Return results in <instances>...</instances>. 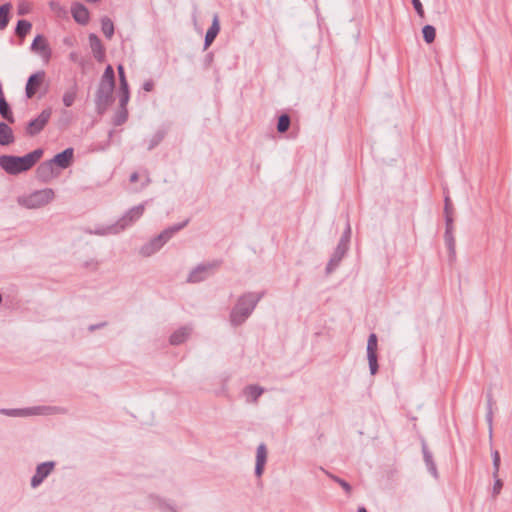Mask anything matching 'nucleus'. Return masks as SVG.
<instances>
[{"label": "nucleus", "instance_id": "1", "mask_svg": "<svg viewBox=\"0 0 512 512\" xmlns=\"http://www.w3.org/2000/svg\"><path fill=\"white\" fill-rule=\"evenodd\" d=\"M43 149L37 148L24 156L1 155L0 167L10 175H18L30 170L42 158Z\"/></svg>", "mask_w": 512, "mask_h": 512}, {"label": "nucleus", "instance_id": "2", "mask_svg": "<svg viewBox=\"0 0 512 512\" xmlns=\"http://www.w3.org/2000/svg\"><path fill=\"white\" fill-rule=\"evenodd\" d=\"M115 89V72L111 65H107L101 76L96 94V112L103 115L114 102L113 92Z\"/></svg>", "mask_w": 512, "mask_h": 512}, {"label": "nucleus", "instance_id": "3", "mask_svg": "<svg viewBox=\"0 0 512 512\" xmlns=\"http://www.w3.org/2000/svg\"><path fill=\"white\" fill-rule=\"evenodd\" d=\"M265 292H246L238 299L230 312V323L237 327L242 325L252 314Z\"/></svg>", "mask_w": 512, "mask_h": 512}, {"label": "nucleus", "instance_id": "4", "mask_svg": "<svg viewBox=\"0 0 512 512\" xmlns=\"http://www.w3.org/2000/svg\"><path fill=\"white\" fill-rule=\"evenodd\" d=\"M189 223V219L181 223L174 224L164 229L159 235L152 238L149 242L144 244L140 249V254L144 257H149L159 251L162 246L170 240L178 231L182 230Z\"/></svg>", "mask_w": 512, "mask_h": 512}, {"label": "nucleus", "instance_id": "5", "mask_svg": "<svg viewBox=\"0 0 512 512\" xmlns=\"http://www.w3.org/2000/svg\"><path fill=\"white\" fill-rule=\"evenodd\" d=\"M145 211V204L141 203L129 209L115 224L107 227L106 230H98L96 234L104 235L106 233L117 234L133 225L141 218Z\"/></svg>", "mask_w": 512, "mask_h": 512}, {"label": "nucleus", "instance_id": "6", "mask_svg": "<svg viewBox=\"0 0 512 512\" xmlns=\"http://www.w3.org/2000/svg\"><path fill=\"white\" fill-rule=\"evenodd\" d=\"M54 196L55 194L53 189L44 188L41 190H36L26 197L19 198L18 202L20 205L26 208L35 209L48 204L53 200Z\"/></svg>", "mask_w": 512, "mask_h": 512}, {"label": "nucleus", "instance_id": "7", "mask_svg": "<svg viewBox=\"0 0 512 512\" xmlns=\"http://www.w3.org/2000/svg\"><path fill=\"white\" fill-rule=\"evenodd\" d=\"M223 264V260L216 259L211 262L197 265L188 275L187 282L199 283L207 279Z\"/></svg>", "mask_w": 512, "mask_h": 512}, {"label": "nucleus", "instance_id": "8", "mask_svg": "<svg viewBox=\"0 0 512 512\" xmlns=\"http://www.w3.org/2000/svg\"><path fill=\"white\" fill-rule=\"evenodd\" d=\"M51 114V109L47 108L42 110V112L35 119L30 120L25 128L26 135L30 137L38 135L49 122Z\"/></svg>", "mask_w": 512, "mask_h": 512}, {"label": "nucleus", "instance_id": "9", "mask_svg": "<svg viewBox=\"0 0 512 512\" xmlns=\"http://www.w3.org/2000/svg\"><path fill=\"white\" fill-rule=\"evenodd\" d=\"M377 349H378L377 335L375 333H371L369 335L368 341H367V358H368L369 369H370L371 375H375L379 369Z\"/></svg>", "mask_w": 512, "mask_h": 512}, {"label": "nucleus", "instance_id": "10", "mask_svg": "<svg viewBox=\"0 0 512 512\" xmlns=\"http://www.w3.org/2000/svg\"><path fill=\"white\" fill-rule=\"evenodd\" d=\"M45 75H46L45 71L40 70V71H37V72L31 74L28 77L26 87H25V94H26L27 98L31 99L36 95L39 88L41 87V85L44 82Z\"/></svg>", "mask_w": 512, "mask_h": 512}, {"label": "nucleus", "instance_id": "11", "mask_svg": "<svg viewBox=\"0 0 512 512\" xmlns=\"http://www.w3.org/2000/svg\"><path fill=\"white\" fill-rule=\"evenodd\" d=\"M54 461H47L39 464L36 467L35 474L31 478V487L37 488L55 468Z\"/></svg>", "mask_w": 512, "mask_h": 512}, {"label": "nucleus", "instance_id": "12", "mask_svg": "<svg viewBox=\"0 0 512 512\" xmlns=\"http://www.w3.org/2000/svg\"><path fill=\"white\" fill-rule=\"evenodd\" d=\"M347 252H348L347 247H343V245L337 244V246H336L333 254L331 255V258L328 261L326 268H325L327 275L331 274L332 272H334L336 270V268L340 265L342 259L344 258V256L346 255Z\"/></svg>", "mask_w": 512, "mask_h": 512}, {"label": "nucleus", "instance_id": "13", "mask_svg": "<svg viewBox=\"0 0 512 512\" xmlns=\"http://www.w3.org/2000/svg\"><path fill=\"white\" fill-rule=\"evenodd\" d=\"M73 157L74 149L69 147L62 152L57 153L52 159H50V161L54 166H57L61 169H66L71 165Z\"/></svg>", "mask_w": 512, "mask_h": 512}, {"label": "nucleus", "instance_id": "14", "mask_svg": "<svg viewBox=\"0 0 512 512\" xmlns=\"http://www.w3.org/2000/svg\"><path fill=\"white\" fill-rule=\"evenodd\" d=\"M31 50L39 53L47 61L50 59L52 54L46 38L40 34L34 38L31 44Z\"/></svg>", "mask_w": 512, "mask_h": 512}, {"label": "nucleus", "instance_id": "15", "mask_svg": "<svg viewBox=\"0 0 512 512\" xmlns=\"http://www.w3.org/2000/svg\"><path fill=\"white\" fill-rule=\"evenodd\" d=\"M88 41H89V45H90V48H91V51L93 53L94 58L98 62L104 61V59H105V48H104L100 38L96 34L91 33L88 36Z\"/></svg>", "mask_w": 512, "mask_h": 512}, {"label": "nucleus", "instance_id": "16", "mask_svg": "<svg viewBox=\"0 0 512 512\" xmlns=\"http://www.w3.org/2000/svg\"><path fill=\"white\" fill-rule=\"evenodd\" d=\"M267 447L265 443H260L256 451L255 475L261 477L267 461Z\"/></svg>", "mask_w": 512, "mask_h": 512}, {"label": "nucleus", "instance_id": "17", "mask_svg": "<svg viewBox=\"0 0 512 512\" xmlns=\"http://www.w3.org/2000/svg\"><path fill=\"white\" fill-rule=\"evenodd\" d=\"M36 176L43 183L49 182L54 177V165L50 160L42 162L37 167Z\"/></svg>", "mask_w": 512, "mask_h": 512}, {"label": "nucleus", "instance_id": "18", "mask_svg": "<svg viewBox=\"0 0 512 512\" xmlns=\"http://www.w3.org/2000/svg\"><path fill=\"white\" fill-rule=\"evenodd\" d=\"M73 19L81 25H86L89 22L90 16L88 9L81 3H74L71 8Z\"/></svg>", "mask_w": 512, "mask_h": 512}, {"label": "nucleus", "instance_id": "19", "mask_svg": "<svg viewBox=\"0 0 512 512\" xmlns=\"http://www.w3.org/2000/svg\"><path fill=\"white\" fill-rule=\"evenodd\" d=\"M220 31V24H219V18L218 15L215 14L213 17V21L211 26L208 28L205 39H204V50H207L211 44L214 42L215 38L217 37L218 33Z\"/></svg>", "mask_w": 512, "mask_h": 512}, {"label": "nucleus", "instance_id": "20", "mask_svg": "<svg viewBox=\"0 0 512 512\" xmlns=\"http://www.w3.org/2000/svg\"><path fill=\"white\" fill-rule=\"evenodd\" d=\"M422 453H423L424 462L426 464L428 471L431 473V475L434 478H438V470H437L436 464L433 460V455H432L431 451L429 450L425 441L422 442Z\"/></svg>", "mask_w": 512, "mask_h": 512}, {"label": "nucleus", "instance_id": "21", "mask_svg": "<svg viewBox=\"0 0 512 512\" xmlns=\"http://www.w3.org/2000/svg\"><path fill=\"white\" fill-rule=\"evenodd\" d=\"M15 141L12 128L5 122H0V145L7 146Z\"/></svg>", "mask_w": 512, "mask_h": 512}, {"label": "nucleus", "instance_id": "22", "mask_svg": "<svg viewBox=\"0 0 512 512\" xmlns=\"http://www.w3.org/2000/svg\"><path fill=\"white\" fill-rule=\"evenodd\" d=\"M191 333V328L184 326L176 330L172 335L170 336V344L172 345H180L183 342L186 341V339L189 337Z\"/></svg>", "mask_w": 512, "mask_h": 512}, {"label": "nucleus", "instance_id": "23", "mask_svg": "<svg viewBox=\"0 0 512 512\" xmlns=\"http://www.w3.org/2000/svg\"><path fill=\"white\" fill-rule=\"evenodd\" d=\"M264 393V388L259 385H248L244 388V395L247 402L256 403L258 398Z\"/></svg>", "mask_w": 512, "mask_h": 512}, {"label": "nucleus", "instance_id": "24", "mask_svg": "<svg viewBox=\"0 0 512 512\" xmlns=\"http://www.w3.org/2000/svg\"><path fill=\"white\" fill-rule=\"evenodd\" d=\"M444 240L449 253V260L452 262L456 258V242L453 231H445Z\"/></svg>", "mask_w": 512, "mask_h": 512}, {"label": "nucleus", "instance_id": "25", "mask_svg": "<svg viewBox=\"0 0 512 512\" xmlns=\"http://www.w3.org/2000/svg\"><path fill=\"white\" fill-rule=\"evenodd\" d=\"M40 409V407L35 408H25V409H1L0 412L7 416H27L31 414H35L36 410Z\"/></svg>", "mask_w": 512, "mask_h": 512}, {"label": "nucleus", "instance_id": "26", "mask_svg": "<svg viewBox=\"0 0 512 512\" xmlns=\"http://www.w3.org/2000/svg\"><path fill=\"white\" fill-rule=\"evenodd\" d=\"M77 84L76 82L63 94L62 101L65 107H71L77 96Z\"/></svg>", "mask_w": 512, "mask_h": 512}, {"label": "nucleus", "instance_id": "27", "mask_svg": "<svg viewBox=\"0 0 512 512\" xmlns=\"http://www.w3.org/2000/svg\"><path fill=\"white\" fill-rule=\"evenodd\" d=\"M11 8L12 5L10 3H5L0 6V30H3L8 26Z\"/></svg>", "mask_w": 512, "mask_h": 512}, {"label": "nucleus", "instance_id": "28", "mask_svg": "<svg viewBox=\"0 0 512 512\" xmlns=\"http://www.w3.org/2000/svg\"><path fill=\"white\" fill-rule=\"evenodd\" d=\"M0 115L9 123L15 122L11 107L5 98L0 99Z\"/></svg>", "mask_w": 512, "mask_h": 512}, {"label": "nucleus", "instance_id": "29", "mask_svg": "<svg viewBox=\"0 0 512 512\" xmlns=\"http://www.w3.org/2000/svg\"><path fill=\"white\" fill-rule=\"evenodd\" d=\"M31 28L32 24L28 20H18L15 28V34L20 38H24L30 32Z\"/></svg>", "mask_w": 512, "mask_h": 512}, {"label": "nucleus", "instance_id": "30", "mask_svg": "<svg viewBox=\"0 0 512 512\" xmlns=\"http://www.w3.org/2000/svg\"><path fill=\"white\" fill-rule=\"evenodd\" d=\"M101 30L107 39H111L114 35V24L112 20L105 16L101 19Z\"/></svg>", "mask_w": 512, "mask_h": 512}, {"label": "nucleus", "instance_id": "31", "mask_svg": "<svg viewBox=\"0 0 512 512\" xmlns=\"http://www.w3.org/2000/svg\"><path fill=\"white\" fill-rule=\"evenodd\" d=\"M128 119V110L127 106H119V109L116 111L114 117H113V124L114 126H121L123 125Z\"/></svg>", "mask_w": 512, "mask_h": 512}, {"label": "nucleus", "instance_id": "32", "mask_svg": "<svg viewBox=\"0 0 512 512\" xmlns=\"http://www.w3.org/2000/svg\"><path fill=\"white\" fill-rule=\"evenodd\" d=\"M167 132L164 129H159L155 132V134L149 140L147 149L149 151L153 150L157 147L165 138Z\"/></svg>", "mask_w": 512, "mask_h": 512}, {"label": "nucleus", "instance_id": "33", "mask_svg": "<svg viewBox=\"0 0 512 512\" xmlns=\"http://www.w3.org/2000/svg\"><path fill=\"white\" fill-rule=\"evenodd\" d=\"M130 99L129 84H119V106H127Z\"/></svg>", "mask_w": 512, "mask_h": 512}, {"label": "nucleus", "instance_id": "34", "mask_svg": "<svg viewBox=\"0 0 512 512\" xmlns=\"http://www.w3.org/2000/svg\"><path fill=\"white\" fill-rule=\"evenodd\" d=\"M291 125V118L287 113H283L278 117L277 131L279 133H285L288 131Z\"/></svg>", "mask_w": 512, "mask_h": 512}, {"label": "nucleus", "instance_id": "35", "mask_svg": "<svg viewBox=\"0 0 512 512\" xmlns=\"http://www.w3.org/2000/svg\"><path fill=\"white\" fill-rule=\"evenodd\" d=\"M422 35H423L424 41L427 44L433 43L435 38H436V29H435V27L432 26V25H429V24L425 25L422 28Z\"/></svg>", "mask_w": 512, "mask_h": 512}, {"label": "nucleus", "instance_id": "36", "mask_svg": "<svg viewBox=\"0 0 512 512\" xmlns=\"http://www.w3.org/2000/svg\"><path fill=\"white\" fill-rule=\"evenodd\" d=\"M157 507L161 512H177L174 505H172L168 500L157 497L156 498Z\"/></svg>", "mask_w": 512, "mask_h": 512}, {"label": "nucleus", "instance_id": "37", "mask_svg": "<svg viewBox=\"0 0 512 512\" xmlns=\"http://www.w3.org/2000/svg\"><path fill=\"white\" fill-rule=\"evenodd\" d=\"M327 475L336 483H338L343 489L344 491L346 492L347 495H350L351 492H352V486L347 482L345 481L344 479L336 476V475H333V474H330L327 472Z\"/></svg>", "mask_w": 512, "mask_h": 512}, {"label": "nucleus", "instance_id": "38", "mask_svg": "<svg viewBox=\"0 0 512 512\" xmlns=\"http://www.w3.org/2000/svg\"><path fill=\"white\" fill-rule=\"evenodd\" d=\"M350 238H351V227H350V224L347 223L346 229L343 232V234L338 242V245H343V247H347V249H349Z\"/></svg>", "mask_w": 512, "mask_h": 512}, {"label": "nucleus", "instance_id": "39", "mask_svg": "<svg viewBox=\"0 0 512 512\" xmlns=\"http://www.w3.org/2000/svg\"><path fill=\"white\" fill-rule=\"evenodd\" d=\"M500 462H501V458H500L499 452L497 450L493 451L492 452L493 478H496V476L499 473Z\"/></svg>", "mask_w": 512, "mask_h": 512}, {"label": "nucleus", "instance_id": "40", "mask_svg": "<svg viewBox=\"0 0 512 512\" xmlns=\"http://www.w3.org/2000/svg\"><path fill=\"white\" fill-rule=\"evenodd\" d=\"M502 487H503V481L497 475L496 478H494V485L492 488V498H496L500 494Z\"/></svg>", "mask_w": 512, "mask_h": 512}, {"label": "nucleus", "instance_id": "41", "mask_svg": "<svg viewBox=\"0 0 512 512\" xmlns=\"http://www.w3.org/2000/svg\"><path fill=\"white\" fill-rule=\"evenodd\" d=\"M411 1H412V5H413L417 15L423 19L425 17V12H424V8H423L421 1L420 0H411Z\"/></svg>", "mask_w": 512, "mask_h": 512}, {"label": "nucleus", "instance_id": "42", "mask_svg": "<svg viewBox=\"0 0 512 512\" xmlns=\"http://www.w3.org/2000/svg\"><path fill=\"white\" fill-rule=\"evenodd\" d=\"M445 231H453V217L451 213L445 214Z\"/></svg>", "mask_w": 512, "mask_h": 512}, {"label": "nucleus", "instance_id": "43", "mask_svg": "<svg viewBox=\"0 0 512 512\" xmlns=\"http://www.w3.org/2000/svg\"><path fill=\"white\" fill-rule=\"evenodd\" d=\"M118 76H119V84H126L128 83L125 75L124 67L120 64L117 66Z\"/></svg>", "mask_w": 512, "mask_h": 512}, {"label": "nucleus", "instance_id": "44", "mask_svg": "<svg viewBox=\"0 0 512 512\" xmlns=\"http://www.w3.org/2000/svg\"><path fill=\"white\" fill-rule=\"evenodd\" d=\"M444 213L445 214H448V213L452 214V203H451V200H450V198L448 196L445 197Z\"/></svg>", "mask_w": 512, "mask_h": 512}, {"label": "nucleus", "instance_id": "45", "mask_svg": "<svg viewBox=\"0 0 512 512\" xmlns=\"http://www.w3.org/2000/svg\"><path fill=\"white\" fill-rule=\"evenodd\" d=\"M213 59H214V55L212 52H209L205 55L204 65L206 68H208L211 65V63L213 62Z\"/></svg>", "mask_w": 512, "mask_h": 512}, {"label": "nucleus", "instance_id": "46", "mask_svg": "<svg viewBox=\"0 0 512 512\" xmlns=\"http://www.w3.org/2000/svg\"><path fill=\"white\" fill-rule=\"evenodd\" d=\"M486 420L489 424L490 433H492V421H493V412L492 409H487Z\"/></svg>", "mask_w": 512, "mask_h": 512}, {"label": "nucleus", "instance_id": "47", "mask_svg": "<svg viewBox=\"0 0 512 512\" xmlns=\"http://www.w3.org/2000/svg\"><path fill=\"white\" fill-rule=\"evenodd\" d=\"M154 88V82L152 80L145 81L143 84V90L146 92L152 91Z\"/></svg>", "mask_w": 512, "mask_h": 512}, {"label": "nucleus", "instance_id": "48", "mask_svg": "<svg viewBox=\"0 0 512 512\" xmlns=\"http://www.w3.org/2000/svg\"><path fill=\"white\" fill-rule=\"evenodd\" d=\"M106 325H107V322H101V323H98V324H92V325H90V326L88 327V330H89L90 332H93V331H95V330H97V329H100V328L105 327Z\"/></svg>", "mask_w": 512, "mask_h": 512}, {"label": "nucleus", "instance_id": "49", "mask_svg": "<svg viewBox=\"0 0 512 512\" xmlns=\"http://www.w3.org/2000/svg\"><path fill=\"white\" fill-rule=\"evenodd\" d=\"M492 404H493V398H492V394L489 392L487 394V409H492Z\"/></svg>", "mask_w": 512, "mask_h": 512}, {"label": "nucleus", "instance_id": "50", "mask_svg": "<svg viewBox=\"0 0 512 512\" xmlns=\"http://www.w3.org/2000/svg\"><path fill=\"white\" fill-rule=\"evenodd\" d=\"M138 178H139L138 173H137V172H133V173L130 175V179H129V180H130V182H132V183H133V182H136V181L138 180Z\"/></svg>", "mask_w": 512, "mask_h": 512}, {"label": "nucleus", "instance_id": "51", "mask_svg": "<svg viewBox=\"0 0 512 512\" xmlns=\"http://www.w3.org/2000/svg\"><path fill=\"white\" fill-rule=\"evenodd\" d=\"M358 512H368L365 507H359Z\"/></svg>", "mask_w": 512, "mask_h": 512}, {"label": "nucleus", "instance_id": "52", "mask_svg": "<svg viewBox=\"0 0 512 512\" xmlns=\"http://www.w3.org/2000/svg\"><path fill=\"white\" fill-rule=\"evenodd\" d=\"M24 13V9H19V14H23Z\"/></svg>", "mask_w": 512, "mask_h": 512}]
</instances>
